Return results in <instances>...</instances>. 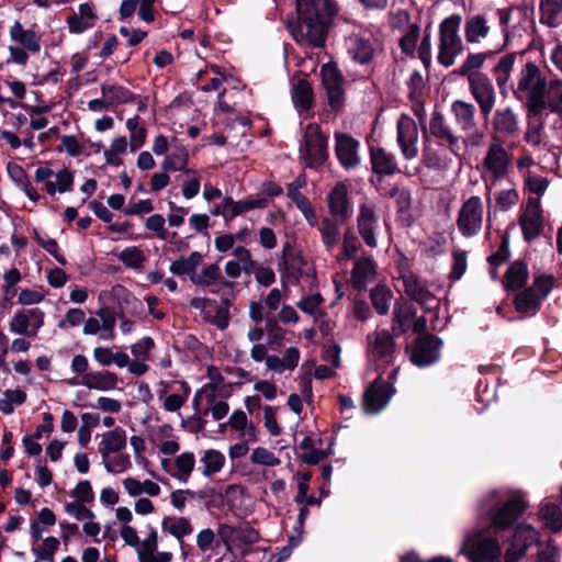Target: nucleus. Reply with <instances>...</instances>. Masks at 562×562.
<instances>
[{"label":"nucleus","mask_w":562,"mask_h":562,"mask_svg":"<svg viewBox=\"0 0 562 562\" xmlns=\"http://www.w3.org/2000/svg\"><path fill=\"white\" fill-rule=\"evenodd\" d=\"M115 517L122 524L120 536L124 543L133 548L137 554L138 562H171L173 554L168 551L158 550V530L151 524L145 526L140 538L134 527L130 525L133 520V513L128 507L120 506L115 509Z\"/></svg>","instance_id":"4"},{"label":"nucleus","mask_w":562,"mask_h":562,"mask_svg":"<svg viewBox=\"0 0 562 562\" xmlns=\"http://www.w3.org/2000/svg\"><path fill=\"white\" fill-rule=\"evenodd\" d=\"M161 530L178 541L182 557L187 558L184 539L194 531L191 519L186 516H165L161 519Z\"/></svg>","instance_id":"31"},{"label":"nucleus","mask_w":562,"mask_h":562,"mask_svg":"<svg viewBox=\"0 0 562 562\" xmlns=\"http://www.w3.org/2000/svg\"><path fill=\"white\" fill-rule=\"evenodd\" d=\"M302 131L299 158L305 168L318 169L328 159V138L316 123H308Z\"/></svg>","instance_id":"6"},{"label":"nucleus","mask_w":562,"mask_h":562,"mask_svg":"<svg viewBox=\"0 0 562 562\" xmlns=\"http://www.w3.org/2000/svg\"><path fill=\"white\" fill-rule=\"evenodd\" d=\"M301 352L296 347H289L285 349L282 358L276 355H269L266 359V368L277 374H281L284 371H293L300 361Z\"/></svg>","instance_id":"42"},{"label":"nucleus","mask_w":562,"mask_h":562,"mask_svg":"<svg viewBox=\"0 0 562 562\" xmlns=\"http://www.w3.org/2000/svg\"><path fill=\"white\" fill-rule=\"evenodd\" d=\"M402 283L404 292L426 311L431 310L436 305L435 295L414 274H404Z\"/></svg>","instance_id":"34"},{"label":"nucleus","mask_w":562,"mask_h":562,"mask_svg":"<svg viewBox=\"0 0 562 562\" xmlns=\"http://www.w3.org/2000/svg\"><path fill=\"white\" fill-rule=\"evenodd\" d=\"M512 156L499 142L490 144L484 159L482 178L490 190V183L495 186L508 176Z\"/></svg>","instance_id":"10"},{"label":"nucleus","mask_w":562,"mask_h":562,"mask_svg":"<svg viewBox=\"0 0 562 562\" xmlns=\"http://www.w3.org/2000/svg\"><path fill=\"white\" fill-rule=\"evenodd\" d=\"M415 315L414 307L407 302H396L393 312L392 330L395 335L405 333Z\"/></svg>","instance_id":"55"},{"label":"nucleus","mask_w":562,"mask_h":562,"mask_svg":"<svg viewBox=\"0 0 562 562\" xmlns=\"http://www.w3.org/2000/svg\"><path fill=\"white\" fill-rule=\"evenodd\" d=\"M394 393V386L378 376L363 395V409L369 414L380 412L386 406Z\"/></svg>","instance_id":"26"},{"label":"nucleus","mask_w":562,"mask_h":562,"mask_svg":"<svg viewBox=\"0 0 562 562\" xmlns=\"http://www.w3.org/2000/svg\"><path fill=\"white\" fill-rule=\"evenodd\" d=\"M451 113L460 130L469 133L463 139L464 144L479 146L482 143L484 134L476 130L475 106L470 102L456 100L451 104Z\"/></svg>","instance_id":"14"},{"label":"nucleus","mask_w":562,"mask_h":562,"mask_svg":"<svg viewBox=\"0 0 562 562\" xmlns=\"http://www.w3.org/2000/svg\"><path fill=\"white\" fill-rule=\"evenodd\" d=\"M126 441L127 437L123 428L117 427L108 430L101 435V439L98 443V452L101 458L122 452L126 447Z\"/></svg>","instance_id":"39"},{"label":"nucleus","mask_w":562,"mask_h":562,"mask_svg":"<svg viewBox=\"0 0 562 562\" xmlns=\"http://www.w3.org/2000/svg\"><path fill=\"white\" fill-rule=\"evenodd\" d=\"M295 21L288 24L293 40L305 47H322L328 25L337 13L330 0H296Z\"/></svg>","instance_id":"1"},{"label":"nucleus","mask_w":562,"mask_h":562,"mask_svg":"<svg viewBox=\"0 0 562 562\" xmlns=\"http://www.w3.org/2000/svg\"><path fill=\"white\" fill-rule=\"evenodd\" d=\"M540 533L530 524H518L510 541L509 550L520 552L525 555L529 547L539 543Z\"/></svg>","instance_id":"40"},{"label":"nucleus","mask_w":562,"mask_h":562,"mask_svg":"<svg viewBox=\"0 0 562 562\" xmlns=\"http://www.w3.org/2000/svg\"><path fill=\"white\" fill-rule=\"evenodd\" d=\"M539 516L544 527L551 532L562 531V510L559 505L552 503L544 504L539 512Z\"/></svg>","instance_id":"57"},{"label":"nucleus","mask_w":562,"mask_h":562,"mask_svg":"<svg viewBox=\"0 0 562 562\" xmlns=\"http://www.w3.org/2000/svg\"><path fill=\"white\" fill-rule=\"evenodd\" d=\"M346 49L351 60L361 66L370 65L380 50L376 41L356 34L346 38Z\"/></svg>","instance_id":"28"},{"label":"nucleus","mask_w":562,"mask_h":562,"mask_svg":"<svg viewBox=\"0 0 562 562\" xmlns=\"http://www.w3.org/2000/svg\"><path fill=\"white\" fill-rule=\"evenodd\" d=\"M493 56L492 52L472 53L469 54L458 69L454 70L460 77L472 80L479 76L485 75L481 71L485 60Z\"/></svg>","instance_id":"48"},{"label":"nucleus","mask_w":562,"mask_h":562,"mask_svg":"<svg viewBox=\"0 0 562 562\" xmlns=\"http://www.w3.org/2000/svg\"><path fill=\"white\" fill-rule=\"evenodd\" d=\"M322 81L327 92L329 106L338 111L345 103L344 78L337 67L331 64L321 68Z\"/></svg>","instance_id":"24"},{"label":"nucleus","mask_w":562,"mask_h":562,"mask_svg":"<svg viewBox=\"0 0 562 562\" xmlns=\"http://www.w3.org/2000/svg\"><path fill=\"white\" fill-rule=\"evenodd\" d=\"M97 21L95 9L92 3H81L78 11L67 18V25L70 33L81 34L91 29Z\"/></svg>","instance_id":"38"},{"label":"nucleus","mask_w":562,"mask_h":562,"mask_svg":"<svg viewBox=\"0 0 562 562\" xmlns=\"http://www.w3.org/2000/svg\"><path fill=\"white\" fill-rule=\"evenodd\" d=\"M314 279V269L310 260L299 254H290L284 257L280 270V280L283 289L301 281L310 282Z\"/></svg>","instance_id":"15"},{"label":"nucleus","mask_w":562,"mask_h":562,"mask_svg":"<svg viewBox=\"0 0 562 562\" xmlns=\"http://www.w3.org/2000/svg\"><path fill=\"white\" fill-rule=\"evenodd\" d=\"M442 340L434 335H423L417 338L412 351V361L418 367H427L440 358Z\"/></svg>","instance_id":"27"},{"label":"nucleus","mask_w":562,"mask_h":562,"mask_svg":"<svg viewBox=\"0 0 562 562\" xmlns=\"http://www.w3.org/2000/svg\"><path fill=\"white\" fill-rule=\"evenodd\" d=\"M188 164V148L178 138H173V145L161 162L162 170L184 172L189 169Z\"/></svg>","instance_id":"41"},{"label":"nucleus","mask_w":562,"mask_h":562,"mask_svg":"<svg viewBox=\"0 0 562 562\" xmlns=\"http://www.w3.org/2000/svg\"><path fill=\"white\" fill-rule=\"evenodd\" d=\"M329 213L345 221L352 214V203L348 196V187L344 182H337L327 195Z\"/></svg>","instance_id":"33"},{"label":"nucleus","mask_w":562,"mask_h":562,"mask_svg":"<svg viewBox=\"0 0 562 562\" xmlns=\"http://www.w3.org/2000/svg\"><path fill=\"white\" fill-rule=\"evenodd\" d=\"M562 116V80L557 76L551 78V85L544 99V110Z\"/></svg>","instance_id":"60"},{"label":"nucleus","mask_w":562,"mask_h":562,"mask_svg":"<svg viewBox=\"0 0 562 562\" xmlns=\"http://www.w3.org/2000/svg\"><path fill=\"white\" fill-rule=\"evenodd\" d=\"M372 170L380 176H391L397 171L396 158L381 147L370 148Z\"/></svg>","instance_id":"44"},{"label":"nucleus","mask_w":562,"mask_h":562,"mask_svg":"<svg viewBox=\"0 0 562 562\" xmlns=\"http://www.w3.org/2000/svg\"><path fill=\"white\" fill-rule=\"evenodd\" d=\"M120 383V379L115 372L109 370L90 371L89 374L82 376L79 384L89 390L100 392H109L115 390Z\"/></svg>","instance_id":"37"},{"label":"nucleus","mask_w":562,"mask_h":562,"mask_svg":"<svg viewBox=\"0 0 562 562\" xmlns=\"http://www.w3.org/2000/svg\"><path fill=\"white\" fill-rule=\"evenodd\" d=\"M101 462L108 473L121 474L132 467L131 457L127 453L119 452L101 458Z\"/></svg>","instance_id":"62"},{"label":"nucleus","mask_w":562,"mask_h":562,"mask_svg":"<svg viewBox=\"0 0 562 562\" xmlns=\"http://www.w3.org/2000/svg\"><path fill=\"white\" fill-rule=\"evenodd\" d=\"M449 154L450 151L448 147L434 148L430 145H425L422 154V164L428 169L446 171L452 164V159Z\"/></svg>","instance_id":"43"},{"label":"nucleus","mask_w":562,"mask_h":562,"mask_svg":"<svg viewBox=\"0 0 562 562\" xmlns=\"http://www.w3.org/2000/svg\"><path fill=\"white\" fill-rule=\"evenodd\" d=\"M160 465L170 477L187 484L195 468V456L193 452L186 451L175 459L161 458Z\"/></svg>","instance_id":"29"},{"label":"nucleus","mask_w":562,"mask_h":562,"mask_svg":"<svg viewBox=\"0 0 562 562\" xmlns=\"http://www.w3.org/2000/svg\"><path fill=\"white\" fill-rule=\"evenodd\" d=\"M529 277L527 265L520 260L513 262L504 276V286L506 290H518L522 288Z\"/></svg>","instance_id":"52"},{"label":"nucleus","mask_w":562,"mask_h":562,"mask_svg":"<svg viewBox=\"0 0 562 562\" xmlns=\"http://www.w3.org/2000/svg\"><path fill=\"white\" fill-rule=\"evenodd\" d=\"M549 71L533 61H527L512 83L514 97L526 108L528 115L537 116L544 111V99L551 85Z\"/></svg>","instance_id":"2"},{"label":"nucleus","mask_w":562,"mask_h":562,"mask_svg":"<svg viewBox=\"0 0 562 562\" xmlns=\"http://www.w3.org/2000/svg\"><path fill=\"white\" fill-rule=\"evenodd\" d=\"M122 485L130 497H139L143 494L157 497L161 493L159 484L149 479L140 481L134 476H127L122 481Z\"/></svg>","instance_id":"46"},{"label":"nucleus","mask_w":562,"mask_h":562,"mask_svg":"<svg viewBox=\"0 0 562 562\" xmlns=\"http://www.w3.org/2000/svg\"><path fill=\"white\" fill-rule=\"evenodd\" d=\"M202 474L210 477L218 473L225 464V456L214 449L205 450L201 457Z\"/></svg>","instance_id":"58"},{"label":"nucleus","mask_w":562,"mask_h":562,"mask_svg":"<svg viewBox=\"0 0 562 562\" xmlns=\"http://www.w3.org/2000/svg\"><path fill=\"white\" fill-rule=\"evenodd\" d=\"M370 296L376 312L381 315L387 314L391 300L393 299L392 291L387 286L378 285L371 291Z\"/></svg>","instance_id":"63"},{"label":"nucleus","mask_w":562,"mask_h":562,"mask_svg":"<svg viewBox=\"0 0 562 562\" xmlns=\"http://www.w3.org/2000/svg\"><path fill=\"white\" fill-rule=\"evenodd\" d=\"M376 276V263L372 257L363 256L355 261L351 281L357 290H364Z\"/></svg>","instance_id":"36"},{"label":"nucleus","mask_w":562,"mask_h":562,"mask_svg":"<svg viewBox=\"0 0 562 562\" xmlns=\"http://www.w3.org/2000/svg\"><path fill=\"white\" fill-rule=\"evenodd\" d=\"M357 231L363 243L369 248H376L379 245L378 234L380 232L379 207L376 203L364 198L358 205Z\"/></svg>","instance_id":"12"},{"label":"nucleus","mask_w":562,"mask_h":562,"mask_svg":"<svg viewBox=\"0 0 562 562\" xmlns=\"http://www.w3.org/2000/svg\"><path fill=\"white\" fill-rule=\"evenodd\" d=\"M459 553L470 562H501L503 550L491 529L479 524L476 529L465 535Z\"/></svg>","instance_id":"5"},{"label":"nucleus","mask_w":562,"mask_h":562,"mask_svg":"<svg viewBox=\"0 0 562 562\" xmlns=\"http://www.w3.org/2000/svg\"><path fill=\"white\" fill-rule=\"evenodd\" d=\"M490 26L482 14L469 18L464 25L465 40L470 44H479L488 36Z\"/></svg>","instance_id":"49"},{"label":"nucleus","mask_w":562,"mask_h":562,"mask_svg":"<svg viewBox=\"0 0 562 562\" xmlns=\"http://www.w3.org/2000/svg\"><path fill=\"white\" fill-rule=\"evenodd\" d=\"M217 536L227 551L241 546H250L259 540V533L248 524L232 526L228 524H218Z\"/></svg>","instance_id":"19"},{"label":"nucleus","mask_w":562,"mask_h":562,"mask_svg":"<svg viewBox=\"0 0 562 562\" xmlns=\"http://www.w3.org/2000/svg\"><path fill=\"white\" fill-rule=\"evenodd\" d=\"M34 179L37 183H43L44 190L49 195L68 192L74 184V173L66 167L55 172L48 166H41L35 170Z\"/></svg>","instance_id":"17"},{"label":"nucleus","mask_w":562,"mask_h":562,"mask_svg":"<svg viewBox=\"0 0 562 562\" xmlns=\"http://www.w3.org/2000/svg\"><path fill=\"white\" fill-rule=\"evenodd\" d=\"M516 61V55L508 53L503 55L492 69L495 82L502 93H505L510 87V77Z\"/></svg>","instance_id":"45"},{"label":"nucleus","mask_w":562,"mask_h":562,"mask_svg":"<svg viewBox=\"0 0 562 562\" xmlns=\"http://www.w3.org/2000/svg\"><path fill=\"white\" fill-rule=\"evenodd\" d=\"M116 317L113 312L100 310L97 316L86 319L82 334L86 336H97L99 340L112 341L115 338Z\"/></svg>","instance_id":"25"},{"label":"nucleus","mask_w":562,"mask_h":562,"mask_svg":"<svg viewBox=\"0 0 562 562\" xmlns=\"http://www.w3.org/2000/svg\"><path fill=\"white\" fill-rule=\"evenodd\" d=\"M335 138V154L346 170L356 169L361 164L360 143L351 135L344 132H336Z\"/></svg>","instance_id":"21"},{"label":"nucleus","mask_w":562,"mask_h":562,"mask_svg":"<svg viewBox=\"0 0 562 562\" xmlns=\"http://www.w3.org/2000/svg\"><path fill=\"white\" fill-rule=\"evenodd\" d=\"M491 124L493 132L502 137H514L519 132L518 116L509 106L495 110Z\"/></svg>","instance_id":"35"},{"label":"nucleus","mask_w":562,"mask_h":562,"mask_svg":"<svg viewBox=\"0 0 562 562\" xmlns=\"http://www.w3.org/2000/svg\"><path fill=\"white\" fill-rule=\"evenodd\" d=\"M26 401V393L22 390H7L0 398V411L4 415H10L16 406Z\"/></svg>","instance_id":"64"},{"label":"nucleus","mask_w":562,"mask_h":562,"mask_svg":"<svg viewBox=\"0 0 562 562\" xmlns=\"http://www.w3.org/2000/svg\"><path fill=\"white\" fill-rule=\"evenodd\" d=\"M527 507L524 496L518 491L493 490L490 491L480 502L479 519L487 518L493 530L509 528Z\"/></svg>","instance_id":"3"},{"label":"nucleus","mask_w":562,"mask_h":562,"mask_svg":"<svg viewBox=\"0 0 562 562\" xmlns=\"http://www.w3.org/2000/svg\"><path fill=\"white\" fill-rule=\"evenodd\" d=\"M462 19L459 14H452L441 21L439 25L438 63L448 68L463 52L462 38L459 34Z\"/></svg>","instance_id":"8"},{"label":"nucleus","mask_w":562,"mask_h":562,"mask_svg":"<svg viewBox=\"0 0 562 562\" xmlns=\"http://www.w3.org/2000/svg\"><path fill=\"white\" fill-rule=\"evenodd\" d=\"M291 95L293 104L297 111H308L312 108L313 90L306 80L300 79L293 83Z\"/></svg>","instance_id":"53"},{"label":"nucleus","mask_w":562,"mask_h":562,"mask_svg":"<svg viewBox=\"0 0 562 562\" xmlns=\"http://www.w3.org/2000/svg\"><path fill=\"white\" fill-rule=\"evenodd\" d=\"M203 256L199 251H192L188 257H180L170 263L169 270L175 276L188 274L189 279L195 274Z\"/></svg>","instance_id":"54"},{"label":"nucleus","mask_w":562,"mask_h":562,"mask_svg":"<svg viewBox=\"0 0 562 562\" xmlns=\"http://www.w3.org/2000/svg\"><path fill=\"white\" fill-rule=\"evenodd\" d=\"M94 361L101 367H110L112 364L122 369L128 361V355L124 351H113L109 347H95L92 351Z\"/></svg>","instance_id":"51"},{"label":"nucleus","mask_w":562,"mask_h":562,"mask_svg":"<svg viewBox=\"0 0 562 562\" xmlns=\"http://www.w3.org/2000/svg\"><path fill=\"white\" fill-rule=\"evenodd\" d=\"M165 224L166 220L161 214H153L147 217L145 227L148 231L154 232L160 240L173 243L178 234L177 232H169Z\"/></svg>","instance_id":"61"},{"label":"nucleus","mask_w":562,"mask_h":562,"mask_svg":"<svg viewBox=\"0 0 562 562\" xmlns=\"http://www.w3.org/2000/svg\"><path fill=\"white\" fill-rule=\"evenodd\" d=\"M229 426L239 431V436L247 441H256L257 440V428L250 423L243 411H235L229 419Z\"/></svg>","instance_id":"56"},{"label":"nucleus","mask_w":562,"mask_h":562,"mask_svg":"<svg viewBox=\"0 0 562 562\" xmlns=\"http://www.w3.org/2000/svg\"><path fill=\"white\" fill-rule=\"evenodd\" d=\"M157 396L162 401V407L176 413L187 403L191 389L186 381H160L156 389Z\"/></svg>","instance_id":"18"},{"label":"nucleus","mask_w":562,"mask_h":562,"mask_svg":"<svg viewBox=\"0 0 562 562\" xmlns=\"http://www.w3.org/2000/svg\"><path fill=\"white\" fill-rule=\"evenodd\" d=\"M368 358L375 369L393 363L395 342L386 329L375 330L368 336Z\"/></svg>","instance_id":"13"},{"label":"nucleus","mask_w":562,"mask_h":562,"mask_svg":"<svg viewBox=\"0 0 562 562\" xmlns=\"http://www.w3.org/2000/svg\"><path fill=\"white\" fill-rule=\"evenodd\" d=\"M519 224L527 241H531L539 236L542 227V216L540 202L538 200H529L519 216Z\"/></svg>","instance_id":"32"},{"label":"nucleus","mask_w":562,"mask_h":562,"mask_svg":"<svg viewBox=\"0 0 562 562\" xmlns=\"http://www.w3.org/2000/svg\"><path fill=\"white\" fill-rule=\"evenodd\" d=\"M468 85L473 99L480 108L481 114L487 120L496 103V93L491 79L485 74L469 80Z\"/></svg>","instance_id":"23"},{"label":"nucleus","mask_w":562,"mask_h":562,"mask_svg":"<svg viewBox=\"0 0 562 562\" xmlns=\"http://www.w3.org/2000/svg\"><path fill=\"white\" fill-rule=\"evenodd\" d=\"M396 140L402 156L412 160L418 155V128L416 122L408 115L402 114L397 120Z\"/></svg>","instance_id":"22"},{"label":"nucleus","mask_w":562,"mask_h":562,"mask_svg":"<svg viewBox=\"0 0 562 562\" xmlns=\"http://www.w3.org/2000/svg\"><path fill=\"white\" fill-rule=\"evenodd\" d=\"M540 23L550 27L562 24V0H539Z\"/></svg>","instance_id":"50"},{"label":"nucleus","mask_w":562,"mask_h":562,"mask_svg":"<svg viewBox=\"0 0 562 562\" xmlns=\"http://www.w3.org/2000/svg\"><path fill=\"white\" fill-rule=\"evenodd\" d=\"M11 44L8 47L9 63L24 66L30 54H37L42 47V37L32 29H26L20 21H14L9 29Z\"/></svg>","instance_id":"7"},{"label":"nucleus","mask_w":562,"mask_h":562,"mask_svg":"<svg viewBox=\"0 0 562 562\" xmlns=\"http://www.w3.org/2000/svg\"><path fill=\"white\" fill-rule=\"evenodd\" d=\"M554 285V279L549 274L535 277L532 284L518 293L514 300L517 312L535 315L541 302L547 299Z\"/></svg>","instance_id":"9"},{"label":"nucleus","mask_w":562,"mask_h":562,"mask_svg":"<svg viewBox=\"0 0 562 562\" xmlns=\"http://www.w3.org/2000/svg\"><path fill=\"white\" fill-rule=\"evenodd\" d=\"M484 222L483 201L477 195H472L464 200L458 211L457 228L459 233L471 238L481 232Z\"/></svg>","instance_id":"11"},{"label":"nucleus","mask_w":562,"mask_h":562,"mask_svg":"<svg viewBox=\"0 0 562 562\" xmlns=\"http://www.w3.org/2000/svg\"><path fill=\"white\" fill-rule=\"evenodd\" d=\"M428 131L432 137L439 140L440 145L448 147L451 155H459L460 138L453 133L440 112L435 111L431 114Z\"/></svg>","instance_id":"30"},{"label":"nucleus","mask_w":562,"mask_h":562,"mask_svg":"<svg viewBox=\"0 0 562 562\" xmlns=\"http://www.w3.org/2000/svg\"><path fill=\"white\" fill-rule=\"evenodd\" d=\"M7 171L9 178L14 182V184L24 192V194L32 202L36 203L40 201L41 195L35 189V187L30 181L26 171L22 166L15 162H9L7 165Z\"/></svg>","instance_id":"47"},{"label":"nucleus","mask_w":562,"mask_h":562,"mask_svg":"<svg viewBox=\"0 0 562 562\" xmlns=\"http://www.w3.org/2000/svg\"><path fill=\"white\" fill-rule=\"evenodd\" d=\"M44 312L38 307L16 311L9 322L10 333L35 338L44 326Z\"/></svg>","instance_id":"16"},{"label":"nucleus","mask_w":562,"mask_h":562,"mask_svg":"<svg viewBox=\"0 0 562 562\" xmlns=\"http://www.w3.org/2000/svg\"><path fill=\"white\" fill-rule=\"evenodd\" d=\"M318 231L326 250H333L340 239V228L338 224L334 220L326 217L318 225Z\"/></svg>","instance_id":"59"},{"label":"nucleus","mask_w":562,"mask_h":562,"mask_svg":"<svg viewBox=\"0 0 562 562\" xmlns=\"http://www.w3.org/2000/svg\"><path fill=\"white\" fill-rule=\"evenodd\" d=\"M191 282L198 286L207 288L213 294H225L234 289V282L223 277L217 263L204 266L191 277Z\"/></svg>","instance_id":"20"}]
</instances>
